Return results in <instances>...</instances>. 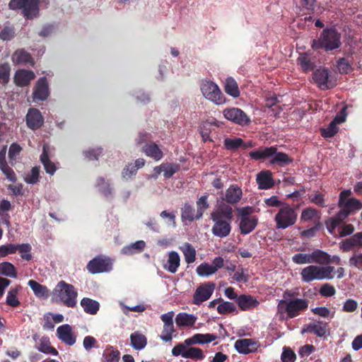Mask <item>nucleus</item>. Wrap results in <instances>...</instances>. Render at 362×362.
Listing matches in <instances>:
<instances>
[{"mask_svg": "<svg viewBox=\"0 0 362 362\" xmlns=\"http://www.w3.org/2000/svg\"><path fill=\"white\" fill-rule=\"evenodd\" d=\"M21 289L20 286L11 287L6 295V303L11 307H18L21 302L18 298L19 292Z\"/></svg>", "mask_w": 362, "mask_h": 362, "instance_id": "32", "label": "nucleus"}, {"mask_svg": "<svg viewBox=\"0 0 362 362\" xmlns=\"http://www.w3.org/2000/svg\"><path fill=\"white\" fill-rule=\"evenodd\" d=\"M35 75L33 71L25 69H19L16 71L14 75V83L18 86H26L33 80Z\"/></svg>", "mask_w": 362, "mask_h": 362, "instance_id": "22", "label": "nucleus"}, {"mask_svg": "<svg viewBox=\"0 0 362 362\" xmlns=\"http://www.w3.org/2000/svg\"><path fill=\"white\" fill-rule=\"evenodd\" d=\"M257 182L259 189H267L271 188L274 185L272 173L269 171H262L257 175Z\"/></svg>", "mask_w": 362, "mask_h": 362, "instance_id": "29", "label": "nucleus"}, {"mask_svg": "<svg viewBox=\"0 0 362 362\" xmlns=\"http://www.w3.org/2000/svg\"><path fill=\"white\" fill-rule=\"evenodd\" d=\"M143 151L147 156L152 158L156 161L160 160L163 156L162 151L154 143L144 146Z\"/></svg>", "mask_w": 362, "mask_h": 362, "instance_id": "33", "label": "nucleus"}, {"mask_svg": "<svg viewBox=\"0 0 362 362\" xmlns=\"http://www.w3.org/2000/svg\"><path fill=\"white\" fill-rule=\"evenodd\" d=\"M340 38V34L334 29H327L323 30L318 40L313 41V47L332 50L339 47L341 45Z\"/></svg>", "mask_w": 362, "mask_h": 362, "instance_id": "10", "label": "nucleus"}, {"mask_svg": "<svg viewBox=\"0 0 362 362\" xmlns=\"http://www.w3.org/2000/svg\"><path fill=\"white\" fill-rule=\"evenodd\" d=\"M200 90L203 96L215 105H221L226 103V98L218 86L211 81H203L200 85Z\"/></svg>", "mask_w": 362, "mask_h": 362, "instance_id": "8", "label": "nucleus"}, {"mask_svg": "<svg viewBox=\"0 0 362 362\" xmlns=\"http://www.w3.org/2000/svg\"><path fill=\"white\" fill-rule=\"evenodd\" d=\"M215 289V284L207 282L200 284L196 288L192 298L194 305H200L202 303L209 300L212 296Z\"/></svg>", "mask_w": 362, "mask_h": 362, "instance_id": "14", "label": "nucleus"}, {"mask_svg": "<svg viewBox=\"0 0 362 362\" xmlns=\"http://www.w3.org/2000/svg\"><path fill=\"white\" fill-rule=\"evenodd\" d=\"M196 272L197 275L199 276L208 277L211 275L214 274L216 273V271L211 264L204 262L197 267Z\"/></svg>", "mask_w": 362, "mask_h": 362, "instance_id": "47", "label": "nucleus"}, {"mask_svg": "<svg viewBox=\"0 0 362 362\" xmlns=\"http://www.w3.org/2000/svg\"><path fill=\"white\" fill-rule=\"evenodd\" d=\"M180 265V255L175 251L168 252L167 259L163 263V268L171 274L177 272Z\"/></svg>", "mask_w": 362, "mask_h": 362, "instance_id": "21", "label": "nucleus"}, {"mask_svg": "<svg viewBox=\"0 0 362 362\" xmlns=\"http://www.w3.org/2000/svg\"><path fill=\"white\" fill-rule=\"evenodd\" d=\"M163 175L166 178L172 177L178 170V165L166 163L163 164Z\"/></svg>", "mask_w": 362, "mask_h": 362, "instance_id": "62", "label": "nucleus"}, {"mask_svg": "<svg viewBox=\"0 0 362 362\" xmlns=\"http://www.w3.org/2000/svg\"><path fill=\"white\" fill-rule=\"evenodd\" d=\"M351 192L349 189L344 190L340 193L339 206L341 208L339 212L340 218H346L350 214L362 208V203L355 198H349Z\"/></svg>", "mask_w": 362, "mask_h": 362, "instance_id": "9", "label": "nucleus"}, {"mask_svg": "<svg viewBox=\"0 0 362 362\" xmlns=\"http://www.w3.org/2000/svg\"><path fill=\"white\" fill-rule=\"evenodd\" d=\"M39 178V168L37 167L33 168L29 173H28L24 180L28 184H35L38 182Z\"/></svg>", "mask_w": 362, "mask_h": 362, "instance_id": "60", "label": "nucleus"}, {"mask_svg": "<svg viewBox=\"0 0 362 362\" xmlns=\"http://www.w3.org/2000/svg\"><path fill=\"white\" fill-rule=\"evenodd\" d=\"M145 247L146 243L144 240H138L124 247L122 250V252L127 255H132L142 252Z\"/></svg>", "mask_w": 362, "mask_h": 362, "instance_id": "39", "label": "nucleus"}, {"mask_svg": "<svg viewBox=\"0 0 362 362\" xmlns=\"http://www.w3.org/2000/svg\"><path fill=\"white\" fill-rule=\"evenodd\" d=\"M334 267L332 266L308 265L300 272L301 280L308 283L317 280L332 279L334 278Z\"/></svg>", "mask_w": 362, "mask_h": 362, "instance_id": "2", "label": "nucleus"}, {"mask_svg": "<svg viewBox=\"0 0 362 362\" xmlns=\"http://www.w3.org/2000/svg\"><path fill=\"white\" fill-rule=\"evenodd\" d=\"M292 261L296 264H308L317 263L329 264L330 255L321 250H316L311 253H297L292 257Z\"/></svg>", "mask_w": 362, "mask_h": 362, "instance_id": "5", "label": "nucleus"}, {"mask_svg": "<svg viewBox=\"0 0 362 362\" xmlns=\"http://www.w3.org/2000/svg\"><path fill=\"white\" fill-rule=\"evenodd\" d=\"M88 270L92 274L107 272L112 269V262L106 257H95L87 265Z\"/></svg>", "mask_w": 362, "mask_h": 362, "instance_id": "15", "label": "nucleus"}, {"mask_svg": "<svg viewBox=\"0 0 362 362\" xmlns=\"http://www.w3.org/2000/svg\"><path fill=\"white\" fill-rule=\"evenodd\" d=\"M16 252H18L21 257L25 261H30L33 258L32 246L29 243L16 244Z\"/></svg>", "mask_w": 362, "mask_h": 362, "instance_id": "43", "label": "nucleus"}, {"mask_svg": "<svg viewBox=\"0 0 362 362\" xmlns=\"http://www.w3.org/2000/svg\"><path fill=\"white\" fill-rule=\"evenodd\" d=\"M22 148L16 143H13L11 145L8 150V158L10 163L13 165V162L16 160L19 156Z\"/></svg>", "mask_w": 362, "mask_h": 362, "instance_id": "58", "label": "nucleus"}, {"mask_svg": "<svg viewBox=\"0 0 362 362\" xmlns=\"http://www.w3.org/2000/svg\"><path fill=\"white\" fill-rule=\"evenodd\" d=\"M272 159L270 163L272 164H278L281 166H284L292 162V159L286 153L277 152L275 148V153L272 156Z\"/></svg>", "mask_w": 362, "mask_h": 362, "instance_id": "44", "label": "nucleus"}, {"mask_svg": "<svg viewBox=\"0 0 362 362\" xmlns=\"http://www.w3.org/2000/svg\"><path fill=\"white\" fill-rule=\"evenodd\" d=\"M224 145L228 150H235L243 146V148L252 147L253 146L251 141L244 143L240 138H227L224 140Z\"/></svg>", "mask_w": 362, "mask_h": 362, "instance_id": "31", "label": "nucleus"}, {"mask_svg": "<svg viewBox=\"0 0 362 362\" xmlns=\"http://www.w3.org/2000/svg\"><path fill=\"white\" fill-rule=\"evenodd\" d=\"M8 6L12 10L21 8L28 18L36 17L39 13V0H11Z\"/></svg>", "mask_w": 362, "mask_h": 362, "instance_id": "12", "label": "nucleus"}, {"mask_svg": "<svg viewBox=\"0 0 362 362\" xmlns=\"http://www.w3.org/2000/svg\"><path fill=\"white\" fill-rule=\"evenodd\" d=\"M225 119L240 126L248 125L250 123V117L240 108L227 107L223 110Z\"/></svg>", "mask_w": 362, "mask_h": 362, "instance_id": "13", "label": "nucleus"}, {"mask_svg": "<svg viewBox=\"0 0 362 362\" xmlns=\"http://www.w3.org/2000/svg\"><path fill=\"white\" fill-rule=\"evenodd\" d=\"M37 349L40 351L45 354H50L54 356L58 354L57 351L51 346L49 341L46 338H42L40 340Z\"/></svg>", "mask_w": 362, "mask_h": 362, "instance_id": "49", "label": "nucleus"}, {"mask_svg": "<svg viewBox=\"0 0 362 362\" xmlns=\"http://www.w3.org/2000/svg\"><path fill=\"white\" fill-rule=\"evenodd\" d=\"M313 80L322 90L331 88L334 86V83L332 82L330 78L329 71L324 67L314 71Z\"/></svg>", "mask_w": 362, "mask_h": 362, "instance_id": "16", "label": "nucleus"}, {"mask_svg": "<svg viewBox=\"0 0 362 362\" xmlns=\"http://www.w3.org/2000/svg\"><path fill=\"white\" fill-rule=\"evenodd\" d=\"M216 339H217V336L214 334L198 333V334H195L192 335V337H189L188 338L189 341H187V342L189 344H192V345H195V344L202 345V344L211 343V342L214 341V340H216Z\"/></svg>", "mask_w": 362, "mask_h": 362, "instance_id": "28", "label": "nucleus"}, {"mask_svg": "<svg viewBox=\"0 0 362 362\" xmlns=\"http://www.w3.org/2000/svg\"><path fill=\"white\" fill-rule=\"evenodd\" d=\"M81 305L84 311L90 315H95L99 310V303L88 298H84L81 301Z\"/></svg>", "mask_w": 362, "mask_h": 362, "instance_id": "40", "label": "nucleus"}, {"mask_svg": "<svg viewBox=\"0 0 362 362\" xmlns=\"http://www.w3.org/2000/svg\"><path fill=\"white\" fill-rule=\"evenodd\" d=\"M197 218H200L203 213L208 209L209 204L207 202V196H202L197 202Z\"/></svg>", "mask_w": 362, "mask_h": 362, "instance_id": "53", "label": "nucleus"}, {"mask_svg": "<svg viewBox=\"0 0 362 362\" xmlns=\"http://www.w3.org/2000/svg\"><path fill=\"white\" fill-rule=\"evenodd\" d=\"M0 275L16 278L17 272L14 265L8 262L0 263Z\"/></svg>", "mask_w": 362, "mask_h": 362, "instance_id": "46", "label": "nucleus"}, {"mask_svg": "<svg viewBox=\"0 0 362 362\" xmlns=\"http://www.w3.org/2000/svg\"><path fill=\"white\" fill-rule=\"evenodd\" d=\"M175 332V329L173 325H163L160 338L165 342L170 341Z\"/></svg>", "mask_w": 362, "mask_h": 362, "instance_id": "51", "label": "nucleus"}, {"mask_svg": "<svg viewBox=\"0 0 362 362\" xmlns=\"http://www.w3.org/2000/svg\"><path fill=\"white\" fill-rule=\"evenodd\" d=\"M182 218L190 221H192L194 219H197V213L195 214V211L192 206L189 204H185L182 209Z\"/></svg>", "mask_w": 362, "mask_h": 362, "instance_id": "52", "label": "nucleus"}, {"mask_svg": "<svg viewBox=\"0 0 362 362\" xmlns=\"http://www.w3.org/2000/svg\"><path fill=\"white\" fill-rule=\"evenodd\" d=\"M216 310L219 314L224 315L233 312L235 310V307L232 303L223 301L221 299V301L218 303Z\"/></svg>", "mask_w": 362, "mask_h": 362, "instance_id": "54", "label": "nucleus"}, {"mask_svg": "<svg viewBox=\"0 0 362 362\" xmlns=\"http://www.w3.org/2000/svg\"><path fill=\"white\" fill-rule=\"evenodd\" d=\"M344 219L339 217V213L335 216L329 218L325 222L328 231L334 235L337 226Z\"/></svg>", "mask_w": 362, "mask_h": 362, "instance_id": "55", "label": "nucleus"}, {"mask_svg": "<svg viewBox=\"0 0 362 362\" xmlns=\"http://www.w3.org/2000/svg\"><path fill=\"white\" fill-rule=\"evenodd\" d=\"M301 332L302 334L305 332L313 333L320 337H325L328 332V325L327 323L320 321L313 322L304 327Z\"/></svg>", "mask_w": 362, "mask_h": 362, "instance_id": "20", "label": "nucleus"}, {"mask_svg": "<svg viewBox=\"0 0 362 362\" xmlns=\"http://www.w3.org/2000/svg\"><path fill=\"white\" fill-rule=\"evenodd\" d=\"M253 209L246 206L238 209L240 218L239 228L242 234L251 233L256 227L258 219L255 216H252Z\"/></svg>", "mask_w": 362, "mask_h": 362, "instance_id": "11", "label": "nucleus"}, {"mask_svg": "<svg viewBox=\"0 0 362 362\" xmlns=\"http://www.w3.org/2000/svg\"><path fill=\"white\" fill-rule=\"evenodd\" d=\"M312 312L317 315L324 318H333L335 314L334 311L330 310L326 307H317L312 309Z\"/></svg>", "mask_w": 362, "mask_h": 362, "instance_id": "56", "label": "nucleus"}, {"mask_svg": "<svg viewBox=\"0 0 362 362\" xmlns=\"http://www.w3.org/2000/svg\"><path fill=\"white\" fill-rule=\"evenodd\" d=\"M28 126L32 129H38L43 123V117L37 109H30L26 115Z\"/></svg>", "mask_w": 362, "mask_h": 362, "instance_id": "24", "label": "nucleus"}, {"mask_svg": "<svg viewBox=\"0 0 362 362\" xmlns=\"http://www.w3.org/2000/svg\"><path fill=\"white\" fill-rule=\"evenodd\" d=\"M297 63L304 72L309 71L314 67V64L311 62L310 56L305 53L299 55L297 59Z\"/></svg>", "mask_w": 362, "mask_h": 362, "instance_id": "45", "label": "nucleus"}, {"mask_svg": "<svg viewBox=\"0 0 362 362\" xmlns=\"http://www.w3.org/2000/svg\"><path fill=\"white\" fill-rule=\"evenodd\" d=\"M57 334L60 340L69 346L74 345L76 342V336L69 325L59 326L57 329Z\"/></svg>", "mask_w": 362, "mask_h": 362, "instance_id": "19", "label": "nucleus"}, {"mask_svg": "<svg viewBox=\"0 0 362 362\" xmlns=\"http://www.w3.org/2000/svg\"><path fill=\"white\" fill-rule=\"evenodd\" d=\"M275 153V148L273 146L259 148L249 153L250 156L254 160L265 159L271 158Z\"/></svg>", "mask_w": 362, "mask_h": 362, "instance_id": "35", "label": "nucleus"}, {"mask_svg": "<svg viewBox=\"0 0 362 362\" xmlns=\"http://www.w3.org/2000/svg\"><path fill=\"white\" fill-rule=\"evenodd\" d=\"M48 146H43L42 153L40 156L41 162L42 163L46 172L50 175H53L56 171V167L53 163H52L48 158Z\"/></svg>", "mask_w": 362, "mask_h": 362, "instance_id": "41", "label": "nucleus"}, {"mask_svg": "<svg viewBox=\"0 0 362 362\" xmlns=\"http://www.w3.org/2000/svg\"><path fill=\"white\" fill-rule=\"evenodd\" d=\"M298 218L295 209L288 204H284L274 216V222L277 229H286L293 226Z\"/></svg>", "mask_w": 362, "mask_h": 362, "instance_id": "7", "label": "nucleus"}, {"mask_svg": "<svg viewBox=\"0 0 362 362\" xmlns=\"http://www.w3.org/2000/svg\"><path fill=\"white\" fill-rule=\"evenodd\" d=\"M234 346L238 353L247 354L256 351L259 344L257 341L252 339H241L235 342Z\"/></svg>", "mask_w": 362, "mask_h": 362, "instance_id": "18", "label": "nucleus"}, {"mask_svg": "<svg viewBox=\"0 0 362 362\" xmlns=\"http://www.w3.org/2000/svg\"><path fill=\"white\" fill-rule=\"evenodd\" d=\"M354 246H359L360 243L357 238L356 233L350 238L346 239L339 243V247L344 252L350 250Z\"/></svg>", "mask_w": 362, "mask_h": 362, "instance_id": "48", "label": "nucleus"}, {"mask_svg": "<svg viewBox=\"0 0 362 362\" xmlns=\"http://www.w3.org/2000/svg\"><path fill=\"white\" fill-rule=\"evenodd\" d=\"M224 90L228 95L234 98L240 96L238 85L235 80L231 77H228L226 79Z\"/></svg>", "mask_w": 362, "mask_h": 362, "instance_id": "37", "label": "nucleus"}, {"mask_svg": "<svg viewBox=\"0 0 362 362\" xmlns=\"http://www.w3.org/2000/svg\"><path fill=\"white\" fill-rule=\"evenodd\" d=\"M358 308V303L356 300L349 298L347 299L343 304L342 310L346 313H353Z\"/></svg>", "mask_w": 362, "mask_h": 362, "instance_id": "64", "label": "nucleus"}, {"mask_svg": "<svg viewBox=\"0 0 362 362\" xmlns=\"http://www.w3.org/2000/svg\"><path fill=\"white\" fill-rule=\"evenodd\" d=\"M236 302L240 308L243 310L253 309L259 304V302L255 297L250 295H241L238 296Z\"/></svg>", "mask_w": 362, "mask_h": 362, "instance_id": "25", "label": "nucleus"}, {"mask_svg": "<svg viewBox=\"0 0 362 362\" xmlns=\"http://www.w3.org/2000/svg\"><path fill=\"white\" fill-rule=\"evenodd\" d=\"M320 219V214L315 209L308 207L302 211L300 220L303 222H317Z\"/></svg>", "mask_w": 362, "mask_h": 362, "instance_id": "38", "label": "nucleus"}, {"mask_svg": "<svg viewBox=\"0 0 362 362\" xmlns=\"http://www.w3.org/2000/svg\"><path fill=\"white\" fill-rule=\"evenodd\" d=\"M242 189L238 185H231L226 191L223 200L230 204L239 202L242 197Z\"/></svg>", "mask_w": 362, "mask_h": 362, "instance_id": "26", "label": "nucleus"}, {"mask_svg": "<svg viewBox=\"0 0 362 362\" xmlns=\"http://www.w3.org/2000/svg\"><path fill=\"white\" fill-rule=\"evenodd\" d=\"M296 358V354L290 348L284 347L281 354V360L283 362H295Z\"/></svg>", "mask_w": 362, "mask_h": 362, "instance_id": "63", "label": "nucleus"}, {"mask_svg": "<svg viewBox=\"0 0 362 362\" xmlns=\"http://www.w3.org/2000/svg\"><path fill=\"white\" fill-rule=\"evenodd\" d=\"M197 316L187 313H178L175 317V323L179 327H190L194 325Z\"/></svg>", "mask_w": 362, "mask_h": 362, "instance_id": "27", "label": "nucleus"}, {"mask_svg": "<svg viewBox=\"0 0 362 362\" xmlns=\"http://www.w3.org/2000/svg\"><path fill=\"white\" fill-rule=\"evenodd\" d=\"M16 245L8 243L0 246V257H4L16 252Z\"/></svg>", "mask_w": 362, "mask_h": 362, "instance_id": "59", "label": "nucleus"}, {"mask_svg": "<svg viewBox=\"0 0 362 362\" xmlns=\"http://www.w3.org/2000/svg\"><path fill=\"white\" fill-rule=\"evenodd\" d=\"M188 338L183 342L178 343L172 349V354L174 356H182L184 358H189L194 361H201L205 358L204 351L195 346H192V344L187 342Z\"/></svg>", "mask_w": 362, "mask_h": 362, "instance_id": "6", "label": "nucleus"}, {"mask_svg": "<svg viewBox=\"0 0 362 362\" xmlns=\"http://www.w3.org/2000/svg\"><path fill=\"white\" fill-rule=\"evenodd\" d=\"M308 303L305 299L296 298L289 300H281L277 306V313L281 320L285 319V313L289 318L298 316L301 311L307 309Z\"/></svg>", "mask_w": 362, "mask_h": 362, "instance_id": "3", "label": "nucleus"}, {"mask_svg": "<svg viewBox=\"0 0 362 362\" xmlns=\"http://www.w3.org/2000/svg\"><path fill=\"white\" fill-rule=\"evenodd\" d=\"M211 217L214 222L211 230L212 233L219 238L228 236L231 230L230 223L233 218L232 208L221 204L211 214Z\"/></svg>", "mask_w": 362, "mask_h": 362, "instance_id": "1", "label": "nucleus"}, {"mask_svg": "<svg viewBox=\"0 0 362 362\" xmlns=\"http://www.w3.org/2000/svg\"><path fill=\"white\" fill-rule=\"evenodd\" d=\"M11 68L8 64H4L0 66V81L6 83L10 78Z\"/></svg>", "mask_w": 362, "mask_h": 362, "instance_id": "61", "label": "nucleus"}, {"mask_svg": "<svg viewBox=\"0 0 362 362\" xmlns=\"http://www.w3.org/2000/svg\"><path fill=\"white\" fill-rule=\"evenodd\" d=\"M28 285L33 290L36 297L40 298H48L49 291L46 286L37 283L34 280H30L28 281Z\"/></svg>", "mask_w": 362, "mask_h": 362, "instance_id": "34", "label": "nucleus"}, {"mask_svg": "<svg viewBox=\"0 0 362 362\" xmlns=\"http://www.w3.org/2000/svg\"><path fill=\"white\" fill-rule=\"evenodd\" d=\"M349 266L362 270V252H355L349 258Z\"/></svg>", "mask_w": 362, "mask_h": 362, "instance_id": "57", "label": "nucleus"}, {"mask_svg": "<svg viewBox=\"0 0 362 362\" xmlns=\"http://www.w3.org/2000/svg\"><path fill=\"white\" fill-rule=\"evenodd\" d=\"M179 248L183 253L185 260L187 264H192L195 262L197 252L195 248L191 244L185 243Z\"/></svg>", "mask_w": 362, "mask_h": 362, "instance_id": "36", "label": "nucleus"}, {"mask_svg": "<svg viewBox=\"0 0 362 362\" xmlns=\"http://www.w3.org/2000/svg\"><path fill=\"white\" fill-rule=\"evenodd\" d=\"M52 298L57 302H62L67 307L72 308L76 304L77 292L72 285L61 281L54 288Z\"/></svg>", "mask_w": 362, "mask_h": 362, "instance_id": "4", "label": "nucleus"}, {"mask_svg": "<svg viewBox=\"0 0 362 362\" xmlns=\"http://www.w3.org/2000/svg\"><path fill=\"white\" fill-rule=\"evenodd\" d=\"M346 117L345 108H343L341 112L334 117L327 128L321 129L322 136L325 138H330L335 135L339 130L337 125L344 122Z\"/></svg>", "mask_w": 362, "mask_h": 362, "instance_id": "17", "label": "nucleus"}, {"mask_svg": "<svg viewBox=\"0 0 362 362\" xmlns=\"http://www.w3.org/2000/svg\"><path fill=\"white\" fill-rule=\"evenodd\" d=\"M103 358L105 362H119L120 354L117 350L109 348L105 350Z\"/></svg>", "mask_w": 362, "mask_h": 362, "instance_id": "50", "label": "nucleus"}, {"mask_svg": "<svg viewBox=\"0 0 362 362\" xmlns=\"http://www.w3.org/2000/svg\"><path fill=\"white\" fill-rule=\"evenodd\" d=\"M49 95V88L45 77L40 78L33 92V100H44Z\"/></svg>", "mask_w": 362, "mask_h": 362, "instance_id": "23", "label": "nucleus"}, {"mask_svg": "<svg viewBox=\"0 0 362 362\" xmlns=\"http://www.w3.org/2000/svg\"><path fill=\"white\" fill-rule=\"evenodd\" d=\"M12 62L15 64H34L33 59L29 53L23 49L17 50L12 55Z\"/></svg>", "mask_w": 362, "mask_h": 362, "instance_id": "30", "label": "nucleus"}, {"mask_svg": "<svg viewBox=\"0 0 362 362\" xmlns=\"http://www.w3.org/2000/svg\"><path fill=\"white\" fill-rule=\"evenodd\" d=\"M130 339L131 345L136 350L143 349L146 345V337L139 332H136L132 333Z\"/></svg>", "mask_w": 362, "mask_h": 362, "instance_id": "42", "label": "nucleus"}]
</instances>
